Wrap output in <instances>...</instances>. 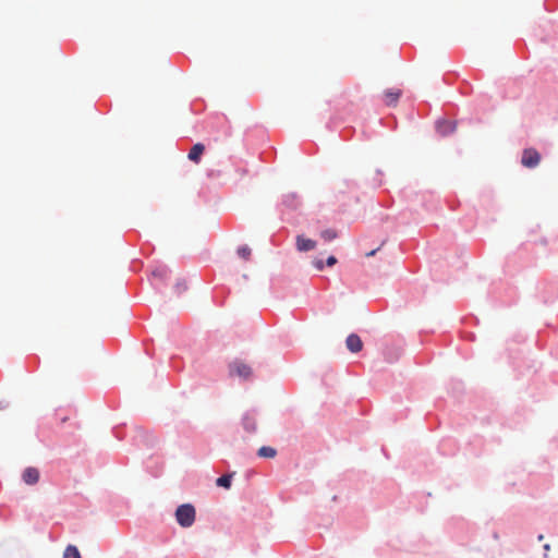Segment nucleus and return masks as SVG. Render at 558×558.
Returning <instances> with one entry per match:
<instances>
[{
  "label": "nucleus",
  "mask_w": 558,
  "mask_h": 558,
  "mask_svg": "<svg viewBox=\"0 0 558 558\" xmlns=\"http://www.w3.org/2000/svg\"><path fill=\"white\" fill-rule=\"evenodd\" d=\"M175 519L182 527H190L195 521V508L191 504H184L177 508Z\"/></svg>",
  "instance_id": "f257e3e1"
},
{
  "label": "nucleus",
  "mask_w": 558,
  "mask_h": 558,
  "mask_svg": "<svg viewBox=\"0 0 558 558\" xmlns=\"http://www.w3.org/2000/svg\"><path fill=\"white\" fill-rule=\"evenodd\" d=\"M541 155L533 148L524 149L521 162L526 168H534L539 163Z\"/></svg>",
  "instance_id": "f03ea898"
},
{
  "label": "nucleus",
  "mask_w": 558,
  "mask_h": 558,
  "mask_svg": "<svg viewBox=\"0 0 558 558\" xmlns=\"http://www.w3.org/2000/svg\"><path fill=\"white\" fill-rule=\"evenodd\" d=\"M230 374L247 379L252 375V368L242 361H235L230 364Z\"/></svg>",
  "instance_id": "7ed1b4c3"
},
{
  "label": "nucleus",
  "mask_w": 558,
  "mask_h": 558,
  "mask_svg": "<svg viewBox=\"0 0 558 558\" xmlns=\"http://www.w3.org/2000/svg\"><path fill=\"white\" fill-rule=\"evenodd\" d=\"M345 344L348 350L352 353H357L363 349L362 339L356 333L349 335L347 337Z\"/></svg>",
  "instance_id": "20e7f679"
},
{
  "label": "nucleus",
  "mask_w": 558,
  "mask_h": 558,
  "mask_svg": "<svg viewBox=\"0 0 558 558\" xmlns=\"http://www.w3.org/2000/svg\"><path fill=\"white\" fill-rule=\"evenodd\" d=\"M402 95L399 88H389L384 93V101L387 106H396Z\"/></svg>",
  "instance_id": "39448f33"
},
{
  "label": "nucleus",
  "mask_w": 558,
  "mask_h": 558,
  "mask_svg": "<svg viewBox=\"0 0 558 558\" xmlns=\"http://www.w3.org/2000/svg\"><path fill=\"white\" fill-rule=\"evenodd\" d=\"M315 247H316L315 241H313L311 239H306L303 235L296 236V248L300 252H308V251L314 250Z\"/></svg>",
  "instance_id": "423d86ee"
},
{
  "label": "nucleus",
  "mask_w": 558,
  "mask_h": 558,
  "mask_svg": "<svg viewBox=\"0 0 558 558\" xmlns=\"http://www.w3.org/2000/svg\"><path fill=\"white\" fill-rule=\"evenodd\" d=\"M22 477L26 484L34 485L39 481V471L36 468H27Z\"/></svg>",
  "instance_id": "0eeeda50"
},
{
  "label": "nucleus",
  "mask_w": 558,
  "mask_h": 558,
  "mask_svg": "<svg viewBox=\"0 0 558 558\" xmlns=\"http://www.w3.org/2000/svg\"><path fill=\"white\" fill-rule=\"evenodd\" d=\"M204 151L205 146L202 143H197L191 148L187 157L191 161L198 163Z\"/></svg>",
  "instance_id": "6e6552de"
},
{
  "label": "nucleus",
  "mask_w": 558,
  "mask_h": 558,
  "mask_svg": "<svg viewBox=\"0 0 558 558\" xmlns=\"http://www.w3.org/2000/svg\"><path fill=\"white\" fill-rule=\"evenodd\" d=\"M243 426L247 432H255L257 428L256 418L252 414H245L243 416Z\"/></svg>",
  "instance_id": "1a4fd4ad"
},
{
  "label": "nucleus",
  "mask_w": 558,
  "mask_h": 558,
  "mask_svg": "<svg viewBox=\"0 0 558 558\" xmlns=\"http://www.w3.org/2000/svg\"><path fill=\"white\" fill-rule=\"evenodd\" d=\"M437 129L441 135H447L456 130V124L450 121H442L437 124Z\"/></svg>",
  "instance_id": "9d476101"
},
{
  "label": "nucleus",
  "mask_w": 558,
  "mask_h": 558,
  "mask_svg": "<svg viewBox=\"0 0 558 558\" xmlns=\"http://www.w3.org/2000/svg\"><path fill=\"white\" fill-rule=\"evenodd\" d=\"M276 454H277V451L272 447L264 446L258 449V456L262 458H274V457H276Z\"/></svg>",
  "instance_id": "9b49d317"
},
{
  "label": "nucleus",
  "mask_w": 558,
  "mask_h": 558,
  "mask_svg": "<svg viewBox=\"0 0 558 558\" xmlns=\"http://www.w3.org/2000/svg\"><path fill=\"white\" fill-rule=\"evenodd\" d=\"M63 558H81V554L74 545H69L63 553Z\"/></svg>",
  "instance_id": "f8f14e48"
},
{
  "label": "nucleus",
  "mask_w": 558,
  "mask_h": 558,
  "mask_svg": "<svg viewBox=\"0 0 558 558\" xmlns=\"http://www.w3.org/2000/svg\"><path fill=\"white\" fill-rule=\"evenodd\" d=\"M233 474H226L217 478L216 484L220 487L230 488Z\"/></svg>",
  "instance_id": "ddd939ff"
},
{
  "label": "nucleus",
  "mask_w": 558,
  "mask_h": 558,
  "mask_svg": "<svg viewBox=\"0 0 558 558\" xmlns=\"http://www.w3.org/2000/svg\"><path fill=\"white\" fill-rule=\"evenodd\" d=\"M238 255L244 260H250L252 250L247 245H242L238 248Z\"/></svg>",
  "instance_id": "4468645a"
},
{
  "label": "nucleus",
  "mask_w": 558,
  "mask_h": 558,
  "mask_svg": "<svg viewBox=\"0 0 558 558\" xmlns=\"http://www.w3.org/2000/svg\"><path fill=\"white\" fill-rule=\"evenodd\" d=\"M322 238L329 242V241H332L333 239L337 238V232L332 229H327V230H324L322 233H320Z\"/></svg>",
  "instance_id": "2eb2a0df"
},
{
  "label": "nucleus",
  "mask_w": 558,
  "mask_h": 558,
  "mask_svg": "<svg viewBox=\"0 0 558 558\" xmlns=\"http://www.w3.org/2000/svg\"><path fill=\"white\" fill-rule=\"evenodd\" d=\"M168 274V270L165 267H158L153 270V277L158 279H163Z\"/></svg>",
  "instance_id": "dca6fc26"
},
{
  "label": "nucleus",
  "mask_w": 558,
  "mask_h": 558,
  "mask_svg": "<svg viewBox=\"0 0 558 558\" xmlns=\"http://www.w3.org/2000/svg\"><path fill=\"white\" fill-rule=\"evenodd\" d=\"M313 265L317 270H323L324 268V263L322 259H314Z\"/></svg>",
  "instance_id": "f3484780"
},
{
  "label": "nucleus",
  "mask_w": 558,
  "mask_h": 558,
  "mask_svg": "<svg viewBox=\"0 0 558 558\" xmlns=\"http://www.w3.org/2000/svg\"><path fill=\"white\" fill-rule=\"evenodd\" d=\"M337 263V258L335 256H329L326 260L327 266L331 267Z\"/></svg>",
  "instance_id": "a211bd4d"
},
{
  "label": "nucleus",
  "mask_w": 558,
  "mask_h": 558,
  "mask_svg": "<svg viewBox=\"0 0 558 558\" xmlns=\"http://www.w3.org/2000/svg\"><path fill=\"white\" fill-rule=\"evenodd\" d=\"M375 253H376V250H373V251L368 252V253L366 254V256H367V257H371V256H373Z\"/></svg>",
  "instance_id": "6ab92c4d"
}]
</instances>
